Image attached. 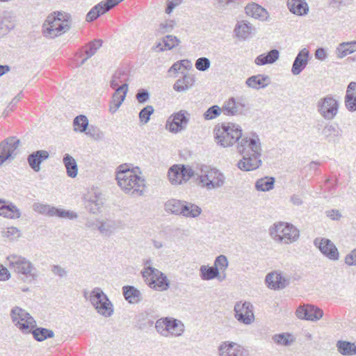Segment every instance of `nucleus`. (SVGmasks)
Instances as JSON below:
<instances>
[{
    "instance_id": "20e7f679",
    "label": "nucleus",
    "mask_w": 356,
    "mask_h": 356,
    "mask_svg": "<svg viewBox=\"0 0 356 356\" xmlns=\"http://www.w3.org/2000/svg\"><path fill=\"white\" fill-rule=\"evenodd\" d=\"M269 234L277 243L290 244L298 241L300 232L291 224L279 222L269 228Z\"/></svg>"
},
{
    "instance_id": "412c9836",
    "label": "nucleus",
    "mask_w": 356,
    "mask_h": 356,
    "mask_svg": "<svg viewBox=\"0 0 356 356\" xmlns=\"http://www.w3.org/2000/svg\"><path fill=\"white\" fill-rule=\"evenodd\" d=\"M309 58V51L306 48L300 50L297 54L293 63L291 73L295 75H299L308 64Z\"/></svg>"
},
{
    "instance_id": "e433bc0d",
    "label": "nucleus",
    "mask_w": 356,
    "mask_h": 356,
    "mask_svg": "<svg viewBox=\"0 0 356 356\" xmlns=\"http://www.w3.org/2000/svg\"><path fill=\"white\" fill-rule=\"evenodd\" d=\"M337 351L344 356H353L356 355V345L347 341L339 340L336 343Z\"/></svg>"
},
{
    "instance_id": "f257e3e1",
    "label": "nucleus",
    "mask_w": 356,
    "mask_h": 356,
    "mask_svg": "<svg viewBox=\"0 0 356 356\" xmlns=\"http://www.w3.org/2000/svg\"><path fill=\"white\" fill-rule=\"evenodd\" d=\"M236 148L238 152L243 156L237 163L240 170L251 171L261 165L262 146L261 140L255 132L242 135Z\"/></svg>"
},
{
    "instance_id": "a19ab883",
    "label": "nucleus",
    "mask_w": 356,
    "mask_h": 356,
    "mask_svg": "<svg viewBox=\"0 0 356 356\" xmlns=\"http://www.w3.org/2000/svg\"><path fill=\"white\" fill-rule=\"evenodd\" d=\"M184 331V325L181 321L168 318V336H181Z\"/></svg>"
},
{
    "instance_id": "e2e57ef3",
    "label": "nucleus",
    "mask_w": 356,
    "mask_h": 356,
    "mask_svg": "<svg viewBox=\"0 0 356 356\" xmlns=\"http://www.w3.org/2000/svg\"><path fill=\"white\" fill-rule=\"evenodd\" d=\"M149 99V92L145 89H140L136 94V99L140 104H143Z\"/></svg>"
},
{
    "instance_id": "c85d7f7f",
    "label": "nucleus",
    "mask_w": 356,
    "mask_h": 356,
    "mask_svg": "<svg viewBox=\"0 0 356 356\" xmlns=\"http://www.w3.org/2000/svg\"><path fill=\"white\" fill-rule=\"evenodd\" d=\"M342 130L332 124H326L322 130V134L328 142L337 143L342 135Z\"/></svg>"
},
{
    "instance_id": "69168bd1",
    "label": "nucleus",
    "mask_w": 356,
    "mask_h": 356,
    "mask_svg": "<svg viewBox=\"0 0 356 356\" xmlns=\"http://www.w3.org/2000/svg\"><path fill=\"white\" fill-rule=\"evenodd\" d=\"M51 271L54 275L63 277L67 275V270L59 265H54Z\"/></svg>"
},
{
    "instance_id": "a878e982",
    "label": "nucleus",
    "mask_w": 356,
    "mask_h": 356,
    "mask_svg": "<svg viewBox=\"0 0 356 356\" xmlns=\"http://www.w3.org/2000/svg\"><path fill=\"white\" fill-rule=\"evenodd\" d=\"M244 106V104L236 102L234 97H231L224 103L222 111L225 115H236L243 113Z\"/></svg>"
},
{
    "instance_id": "9b49d317",
    "label": "nucleus",
    "mask_w": 356,
    "mask_h": 356,
    "mask_svg": "<svg viewBox=\"0 0 356 356\" xmlns=\"http://www.w3.org/2000/svg\"><path fill=\"white\" fill-rule=\"evenodd\" d=\"M339 102L333 97L328 95L320 99L317 102V110L327 120H333L339 111Z\"/></svg>"
},
{
    "instance_id": "f704fd0d",
    "label": "nucleus",
    "mask_w": 356,
    "mask_h": 356,
    "mask_svg": "<svg viewBox=\"0 0 356 356\" xmlns=\"http://www.w3.org/2000/svg\"><path fill=\"white\" fill-rule=\"evenodd\" d=\"M248 87L254 89L265 88L269 83V77L267 75L258 74L249 77L246 80Z\"/></svg>"
},
{
    "instance_id": "393cba45",
    "label": "nucleus",
    "mask_w": 356,
    "mask_h": 356,
    "mask_svg": "<svg viewBox=\"0 0 356 356\" xmlns=\"http://www.w3.org/2000/svg\"><path fill=\"white\" fill-rule=\"evenodd\" d=\"M344 104L348 111H356V82L351 81L348 85L344 97Z\"/></svg>"
},
{
    "instance_id": "aec40b11",
    "label": "nucleus",
    "mask_w": 356,
    "mask_h": 356,
    "mask_svg": "<svg viewBox=\"0 0 356 356\" xmlns=\"http://www.w3.org/2000/svg\"><path fill=\"white\" fill-rule=\"evenodd\" d=\"M266 282L269 288L282 289L289 284V278L281 272H272L266 277Z\"/></svg>"
},
{
    "instance_id": "a18cd8bd",
    "label": "nucleus",
    "mask_w": 356,
    "mask_h": 356,
    "mask_svg": "<svg viewBox=\"0 0 356 356\" xmlns=\"http://www.w3.org/2000/svg\"><path fill=\"white\" fill-rule=\"evenodd\" d=\"M34 339L38 341H42L48 338H52L54 333L51 330L44 327H37L32 331Z\"/></svg>"
},
{
    "instance_id": "680f3d73",
    "label": "nucleus",
    "mask_w": 356,
    "mask_h": 356,
    "mask_svg": "<svg viewBox=\"0 0 356 356\" xmlns=\"http://www.w3.org/2000/svg\"><path fill=\"white\" fill-rule=\"evenodd\" d=\"M102 202L98 200H90L87 205L89 211L92 213H97L101 209Z\"/></svg>"
},
{
    "instance_id": "c756f323",
    "label": "nucleus",
    "mask_w": 356,
    "mask_h": 356,
    "mask_svg": "<svg viewBox=\"0 0 356 356\" xmlns=\"http://www.w3.org/2000/svg\"><path fill=\"white\" fill-rule=\"evenodd\" d=\"M287 6L292 13L300 16L307 14L309 11L305 0H288Z\"/></svg>"
},
{
    "instance_id": "f3484780",
    "label": "nucleus",
    "mask_w": 356,
    "mask_h": 356,
    "mask_svg": "<svg viewBox=\"0 0 356 356\" xmlns=\"http://www.w3.org/2000/svg\"><path fill=\"white\" fill-rule=\"evenodd\" d=\"M296 314L300 319L312 321H316L323 316V312L321 309L309 305L299 307Z\"/></svg>"
},
{
    "instance_id": "c03bdc74",
    "label": "nucleus",
    "mask_w": 356,
    "mask_h": 356,
    "mask_svg": "<svg viewBox=\"0 0 356 356\" xmlns=\"http://www.w3.org/2000/svg\"><path fill=\"white\" fill-rule=\"evenodd\" d=\"M128 76L123 70L117 71L112 76L110 86L112 88H117L120 86L127 83Z\"/></svg>"
},
{
    "instance_id": "72a5a7b5",
    "label": "nucleus",
    "mask_w": 356,
    "mask_h": 356,
    "mask_svg": "<svg viewBox=\"0 0 356 356\" xmlns=\"http://www.w3.org/2000/svg\"><path fill=\"white\" fill-rule=\"evenodd\" d=\"M280 56V52L277 49H272L268 51L266 54H262L258 56L255 60L254 63L257 65H264L267 64L274 63L276 60H278Z\"/></svg>"
},
{
    "instance_id": "8fccbe9b",
    "label": "nucleus",
    "mask_w": 356,
    "mask_h": 356,
    "mask_svg": "<svg viewBox=\"0 0 356 356\" xmlns=\"http://www.w3.org/2000/svg\"><path fill=\"white\" fill-rule=\"evenodd\" d=\"M291 337V335L290 334L282 333L275 334L273 337V340L277 344L287 346H289L291 343L293 341L292 339H290Z\"/></svg>"
},
{
    "instance_id": "052dcab7",
    "label": "nucleus",
    "mask_w": 356,
    "mask_h": 356,
    "mask_svg": "<svg viewBox=\"0 0 356 356\" xmlns=\"http://www.w3.org/2000/svg\"><path fill=\"white\" fill-rule=\"evenodd\" d=\"M175 26V22L172 20H168L163 23H161L159 26V31L161 34H164L168 32H170Z\"/></svg>"
},
{
    "instance_id": "5fc2aeb1",
    "label": "nucleus",
    "mask_w": 356,
    "mask_h": 356,
    "mask_svg": "<svg viewBox=\"0 0 356 356\" xmlns=\"http://www.w3.org/2000/svg\"><path fill=\"white\" fill-rule=\"evenodd\" d=\"M228 260L225 255H220L217 257L214 261V267H216L218 272L225 271L228 267Z\"/></svg>"
},
{
    "instance_id": "ddd939ff",
    "label": "nucleus",
    "mask_w": 356,
    "mask_h": 356,
    "mask_svg": "<svg viewBox=\"0 0 356 356\" xmlns=\"http://www.w3.org/2000/svg\"><path fill=\"white\" fill-rule=\"evenodd\" d=\"M236 319L245 325H250L254 321L253 305L250 302H237L234 308Z\"/></svg>"
},
{
    "instance_id": "ea45409f",
    "label": "nucleus",
    "mask_w": 356,
    "mask_h": 356,
    "mask_svg": "<svg viewBox=\"0 0 356 356\" xmlns=\"http://www.w3.org/2000/svg\"><path fill=\"white\" fill-rule=\"evenodd\" d=\"M356 51V40L348 42H342L339 44L336 49V54L339 58Z\"/></svg>"
},
{
    "instance_id": "b1692460",
    "label": "nucleus",
    "mask_w": 356,
    "mask_h": 356,
    "mask_svg": "<svg viewBox=\"0 0 356 356\" xmlns=\"http://www.w3.org/2000/svg\"><path fill=\"white\" fill-rule=\"evenodd\" d=\"M0 216L10 219L21 217L20 210L12 202H6L0 199Z\"/></svg>"
},
{
    "instance_id": "603ef678",
    "label": "nucleus",
    "mask_w": 356,
    "mask_h": 356,
    "mask_svg": "<svg viewBox=\"0 0 356 356\" xmlns=\"http://www.w3.org/2000/svg\"><path fill=\"white\" fill-rule=\"evenodd\" d=\"M2 234L3 237L7 238L10 241H15L21 236L20 230L15 227L7 228Z\"/></svg>"
},
{
    "instance_id": "de8ad7c7",
    "label": "nucleus",
    "mask_w": 356,
    "mask_h": 356,
    "mask_svg": "<svg viewBox=\"0 0 356 356\" xmlns=\"http://www.w3.org/2000/svg\"><path fill=\"white\" fill-rule=\"evenodd\" d=\"M74 131L76 132H85L88 126V120L86 115L76 116L73 121Z\"/></svg>"
},
{
    "instance_id": "864d4df0",
    "label": "nucleus",
    "mask_w": 356,
    "mask_h": 356,
    "mask_svg": "<svg viewBox=\"0 0 356 356\" xmlns=\"http://www.w3.org/2000/svg\"><path fill=\"white\" fill-rule=\"evenodd\" d=\"M154 112L152 106L148 105L143 108L139 113V118L142 123L146 124L149 122L150 115Z\"/></svg>"
},
{
    "instance_id": "2f4dec72",
    "label": "nucleus",
    "mask_w": 356,
    "mask_h": 356,
    "mask_svg": "<svg viewBox=\"0 0 356 356\" xmlns=\"http://www.w3.org/2000/svg\"><path fill=\"white\" fill-rule=\"evenodd\" d=\"M202 213V209L190 202L183 201L181 215L186 218H195Z\"/></svg>"
},
{
    "instance_id": "338daca9",
    "label": "nucleus",
    "mask_w": 356,
    "mask_h": 356,
    "mask_svg": "<svg viewBox=\"0 0 356 356\" xmlns=\"http://www.w3.org/2000/svg\"><path fill=\"white\" fill-rule=\"evenodd\" d=\"M327 54L324 48L320 47L316 50L315 58L319 60H324L327 58Z\"/></svg>"
},
{
    "instance_id": "58836bf2",
    "label": "nucleus",
    "mask_w": 356,
    "mask_h": 356,
    "mask_svg": "<svg viewBox=\"0 0 356 356\" xmlns=\"http://www.w3.org/2000/svg\"><path fill=\"white\" fill-rule=\"evenodd\" d=\"M63 162L66 168L67 175L71 178H74L78 174V165L76 160L69 154H65Z\"/></svg>"
},
{
    "instance_id": "c9c22d12",
    "label": "nucleus",
    "mask_w": 356,
    "mask_h": 356,
    "mask_svg": "<svg viewBox=\"0 0 356 356\" xmlns=\"http://www.w3.org/2000/svg\"><path fill=\"white\" fill-rule=\"evenodd\" d=\"M252 30L253 27L250 23L242 20L238 22L234 31L237 38L245 40L250 35Z\"/></svg>"
},
{
    "instance_id": "37998d69",
    "label": "nucleus",
    "mask_w": 356,
    "mask_h": 356,
    "mask_svg": "<svg viewBox=\"0 0 356 356\" xmlns=\"http://www.w3.org/2000/svg\"><path fill=\"white\" fill-rule=\"evenodd\" d=\"M200 276L203 280H211L220 276L216 267L202 265L200 268Z\"/></svg>"
},
{
    "instance_id": "4c0bfd02",
    "label": "nucleus",
    "mask_w": 356,
    "mask_h": 356,
    "mask_svg": "<svg viewBox=\"0 0 356 356\" xmlns=\"http://www.w3.org/2000/svg\"><path fill=\"white\" fill-rule=\"evenodd\" d=\"M168 176L172 184L179 185L184 183L181 165L171 166L168 170Z\"/></svg>"
},
{
    "instance_id": "79ce46f5",
    "label": "nucleus",
    "mask_w": 356,
    "mask_h": 356,
    "mask_svg": "<svg viewBox=\"0 0 356 356\" xmlns=\"http://www.w3.org/2000/svg\"><path fill=\"white\" fill-rule=\"evenodd\" d=\"M183 201L177 199L168 200L164 204V209L167 213L180 216Z\"/></svg>"
},
{
    "instance_id": "5701e85b",
    "label": "nucleus",
    "mask_w": 356,
    "mask_h": 356,
    "mask_svg": "<svg viewBox=\"0 0 356 356\" xmlns=\"http://www.w3.org/2000/svg\"><path fill=\"white\" fill-rule=\"evenodd\" d=\"M49 154L46 150H38L33 152L28 156L27 161L30 167L35 171L40 170V164L42 162L47 159Z\"/></svg>"
},
{
    "instance_id": "cd10ccee",
    "label": "nucleus",
    "mask_w": 356,
    "mask_h": 356,
    "mask_svg": "<svg viewBox=\"0 0 356 356\" xmlns=\"http://www.w3.org/2000/svg\"><path fill=\"white\" fill-rule=\"evenodd\" d=\"M122 293L125 300L130 304H137L142 301L141 292L134 286H124Z\"/></svg>"
},
{
    "instance_id": "2eb2a0df",
    "label": "nucleus",
    "mask_w": 356,
    "mask_h": 356,
    "mask_svg": "<svg viewBox=\"0 0 356 356\" xmlns=\"http://www.w3.org/2000/svg\"><path fill=\"white\" fill-rule=\"evenodd\" d=\"M19 143L15 137H9L0 143V165L6 160L15 158Z\"/></svg>"
},
{
    "instance_id": "13d9d810",
    "label": "nucleus",
    "mask_w": 356,
    "mask_h": 356,
    "mask_svg": "<svg viewBox=\"0 0 356 356\" xmlns=\"http://www.w3.org/2000/svg\"><path fill=\"white\" fill-rule=\"evenodd\" d=\"M195 66L199 71L204 72L210 67L211 62L209 58L201 57L196 60Z\"/></svg>"
},
{
    "instance_id": "7ed1b4c3",
    "label": "nucleus",
    "mask_w": 356,
    "mask_h": 356,
    "mask_svg": "<svg viewBox=\"0 0 356 356\" xmlns=\"http://www.w3.org/2000/svg\"><path fill=\"white\" fill-rule=\"evenodd\" d=\"M226 182L225 175L218 169L211 165L201 164L198 166V173L195 184L208 191L222 188Z\"/></svg>"
},
{
    "instance_id": "9d476101",
    "label": "nucleus",
    "mask_w": 356,
    "mask_h": 356,
    "mask_svg": "<svg viewBox=\"0 0 356 356\" xmlns=\"http://www.w3.org/2000/svg\"><path fill=\"white\" fill-rule=\"evenodd\" d=\"M10 316L14 325L24 334L31 332V330L36 326L34 318L19 307H14L10 311Z\"/></svg>"
},
{
    "instance_id": "473e14b6",
    "label": "nucleus",
    "mask_w": 356,
    "mask_h": 356,
    "mask_svg": "<svg viewBox=\"0 0 356 356\" xmlns=\"http://www.w3.org/2000/svg\"><path fill=\"white\" fill-rule=\"evenodd\" d=\"M246 13L253 18L264 21L268 17V12L257 3L248 4L245 7Z\"/></svg>"
},
{
    "instance_id": "6ab92c4d",
    "label": "nucleus",
    "mask_w": 356,
    "mask_h": 356,
    "mask_svg": "<svg viewBox=\"0 0 356 356\" xmlns=\"http://www.w3.org/2000/svg\"><path fill=\"white\" fill-rule=\"evenodd\" d=\"M185 113L180 111L171 116L167 121L166 129L172 133H177L184 129L188 121Z\"/></svg>"
},
{
    "instance_id": "dca6fc26",
    "label": "nucleus",
    "mask_w": 356,
    "mask_h": 356,
    "mask_svg": "<svg viewBox=\"0 0 356 356\" xmlns=\"http://www.w3.org/2000/svg\"><path fill=\"white\" fill-rule=\"evenodd\" d=\"M123 0H106L102 1L92 8L86 15L87 22H92L100 15H104Z\"/></svg>"
},
{
    "instance_id": "0e129e2a",
    "label": "nucleus",
    "mask_w": 356,
    "mask_h": 356,
    "mask_svg": "<svg viewBox=\"0 0 356 356\" xmlns=\"http://www.w3.org/2000/svg\"><path fill=\"white\" fill-rule=\"evenodd\" d=\"M345 263L348 266L356 265V249L352 250L346 256Z\"/></svg>"
},
{
    "instance_id": "bb28decb",
    "label": "nucleus",
    "mask_w": 356,
    "mask_h": 356,
    "mask_svg": "<svg viewBox=\"0 0 356 356\" xmlns=\"http://www.w3.org/2000/svg\"><path fill=\"white\" fill-rule=\"evenodd\" d=\"M242 351L241 346L234 342L225 341L218 347L219 356H240Z\"/></svg>"
},
{
    "instance_id": "f8f14e48",
    "label": "nucleus",
    "mask_w": 356,
    "mask_h": 356,
    "mask_svg": "<svg viewBox=\"0 0 356 356\" xmlns=\"http://www.w3.org/2000/svg\"><path fill=\"white\" fill-rule=\"evenodd\" d=\"M33 210L40 214H45L50 217L58 216L63 218L74 219L78 216L74 212L58 209L40 202L33 204Z\"/></svg>"
},
{
    "instance_id": "774afa93",
    "label": "nucleus",
    "mask_w": 356,
    "mask_h": 356,
    "mask_svg": "<svg viewBox=\"0 0 356 356\" xmlns=\"http://www.w3.org/2000/svg\"><path fill=\"white\" fill-rule=\"evenodd\" d=\"M181 0H169L165 9V13L170 14L176 6L181 3Z\"/></svg>"
},
{
    "instance_id": "4be33fe9",
    "label": "nucleus",
    "mask_w": 356,
    "mask_h": 356,
    "mask_svg": "<svg viewBox=\"0 0 356 356\" xmlns=\"http://www.w3.org/2000/svg\"><path fill=\"white\" fill-rule=\"evenodd\" d=\"M128 88V83H124L116 88L110 102L109 111L111 113H114L118 110L126 97Z\"/></svg>"
},
{
    "instance_id": "0eeeda50",
    "label": "nucleus",
    "mask_w": 356,
    "mask_h": 356,
    "mask_svg": "<svg viewBox=\"0 0 356 356\" xmlns=\"http://www.w3.org/2000/svg\"><path fill=\"white\" fill-rule=\"evenodd\" d=\"M7 265L10 270L27 279L36 280L38 275L34 265L26 258L13 254L7 257Z\"/></svg>"
},
{
    "instance_id": "7c9ffc66",
    "label": "nucleus",
    "mask_w": 356,
    "mask_h": 356,
    "mask_svg": "<svg viewBox=\"0 0 356 356\" xmlns=\"http://www.w3.org/2000/svg\"><path fill=\"white\" fill-rule=\"evenodd\" d=\"M195 79L192 74H185L182 78L176 81L173 86L175 91L182 92H186L194 85Z\"/></svg>"
},
{
    "instance_id": "6e6552de",
    "label": "nucleus",
    "mask_w": 356,
    "mask_h": 356,
    "mask_svg": "<svg viewBox=\"0 0 356 356\" xmlns=\"http://www.w3.org/2000/svg\"><path fill=\"white\" fill-rule=\"evenodd\" d=\"M141 274L145 283L153 289L163 291L170 287V281L167 276L155 268H144Z\"/></svg>"
},
{
    "instance_id": "1a4fd4ad",
    "label": "nucleus",
    "mask_w": 356,
    "mask_h": 356,
    "mask_svg": "<svg viewBox=\"0 0 356 356\" xmlns=\"http://www.w3.org/2000/svg\"><path fill=\"white\" fill-rule=\"evenodd\" d=\"M89 300L99 314L106 318L113 314V303L100 288H95L91 291Z\"/></svg>"
},
{
    "instance_id": "6e6d98bb",
    "label": "nucleus",
    "mask_w": 356,
    "mask_h": 356,
    "mask_svg": "<svg viewBox=\"0 0 356 356\" xmlns=\"http://www.w3.org/2000/svg\"><path fill=\"white\" fill-rule=\"evenodd\" d=\"M155 327L160 334L168 337V318L156 321Z\"/></svg>"
},
{
    "instance_id": "bf43d9fd",
    "label": "nucleus",
    "mask_w": 356,
    "mask_h": 356,
    "mask_svg": "<svg viewBox=\"0 0 356 356\" xmlns=\"http://www.w3.org/2000/svg\"><path fill=\"white\" fill-rule=\"evenodd\" d=\"M180 40L176 37L171 35H168L163 39L164 47L167 49H172V48L179 45Z\"/></svg>"
},
{
    "instance_id": "09e8293b",
    "label": "nucleus",
    "mask_w": 356,
    "mask_h": 356,
    "mask_svg": "<svg viewBox=\"0 0 356 356\" xmlns=\"http://www.w3.org/2000/svg\"><path fill=\"white\" fill-rule=\"evenodd\" d=\"M102 41L101 40H95L90 42L86 47L85 53L86 57L82 60L83 65L89 58L95 54L97 51L102 47Z\"/></svg>"
},
{
    "instance_id": "3c124183",
    "label": "nucleus",
    "mask_w": 356,
    "mask_h": 356,
    "mask_svg": "<svg viewBox=\"0 0 356 356\" xmlns=\"http://www.w3.org/2000/svg\"><path fill=\"white\" fill-rule=\"evenodd\" d=\"M222 113V108L214 105L209 108L204 113V118L207 120H213L217 118Z\"/></svg>"
},
{
    "instance_id": "4d7b16f0",
    "label": "nucleus",
    "mask_w": 356,
    "mask_h": 356,
    "mask_svg": "<svg viewBox=\"0 0 356 356\" xmlns=\"http://www.w3.org/2000/svg\"><path fill=\"white\" fill-rule=\"evenodd\" d=\"M181 168L182 170V176L184 178V183L188 181L192 177H195V179L197 177V174L198 173V171L195 172L191 166L181 165Z\"/></svg>"
},
{
    "instance_id": "423d86ee",
    "label": "nucleus",
    "mask_w": 356,
    "mask_h": 356,
    "mask_svg": "<svg viewBox=\"0 0 356 356\" xmlns=\"http://www.w3.org/2000/svg\"><path fill=\"white\" fill-rule=\"evenodd\" d=\"M214 135L216 143L223 147H227L238 143L243 134L238 125L229 123L222 124L221 127H216Z\"/></svg>"
},
{
    "instance_id": "a211bd4d",
    "label": "nucleus",
    "mask_w": 356,
    "mask_h": 356,
    "mask_svg": "<svg viewBox=\"0 0 356 356\" xmlns=\"http://www.w3.org/2000/svg\"><path fill=\"white\" fill-rule=\"evenodd\" d=\"M123 223L120 220L105 218L97 221L96 227L99 232L106 236H110L115 230L122 228Z\"/></svg>"
},
{
    "instance_id": "39448f33",
    "label": "nucleus",
    "mask_w": 356,
    "mask_h": 356,
    "mask_svg": "<svg viewBox=\"0 0 356 356\" xmlns=\"http://www.w3.org/2000/svg\"><path fill=\"white\" fill-rule=\"evenodd\" d=\"M70 28L67 19L60 13L49 15L42 25V33L44 37L54 38L67 32Z\"/></svg>"
},
{
    "instance_id": "f03ea898",
    "label": "nucleus",
    "mask_w": 356,
    "mask_h": 356,
    "mask_svg": "<svg viewBox=\"0 0 356 356\" xmlns=\"http://www.w3.org/2000/svg\"><path fill=\"white\" fill-rule=\"evenodd\" d=\"M115 173L118 184L125 193L143 195L145 181L138 175L141 173L138 167L130 168L128 164L124 163L117 168Z\"/></svg>"
},
{
    "instance_id": "4468645a",
    "label": "nucleus",
    "mask_w": 356,
    "mask_h": 356,
    "mask_svg": "<svg viewBox=\"0 0 356 356\" xmlns=\"http://www.w3.org/2000/svg\"><path fill=\"white\" fill-rule=\"evenodd\" d=\"M314 245L327 259L332 261H337L339 259V252L337 248L328 238H316L314 241Z\"/></svg>"
},
{
    "instance_id": "49530a36",
    "label": "nucleus",
    "mask_w": 356,
    "mask_h": 356,
    "mask_svg": "<svg viewBox=\"0 0 356 356\" xmlns=\"http://www.w3.org/2000/svg\"><path fill=\"white\" fill-rule=\"evenodd\" d=\"M274 184L275 179L273 177H264L256 181L255 187L259 191H268L273 188Z\"/></svg>"
}]
</instances>
